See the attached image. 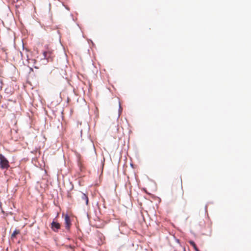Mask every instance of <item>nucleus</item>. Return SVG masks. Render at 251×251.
<instances>
[{
    "instance_id": "5",
    "label": "nucleus",
    "mask_w": 251,
    "mask_h": 251,
    "mask_svg": "<svg viewBox=\"0 0 251 251\" xmlns=\"http://www.w3.org/2000/svg\"><path fill=\"white\" fill-rule=\"evenodd\" d=\"M20 233V230L15 229L14 231V232H13V233L11 234V239L14 240V239H16L17 235H18Z\"/></svg>"
},
{
    "instance_id": "4",
    "label": "nucleus",
    "mask_w": 251,
    "mask_h": 251,
    "mask_svg": "<svg viewBox=\"0 0 251 251\" xmlns=\"http://www.w3.org/2000/svg\"><path fill=\"white\" fill-rule=\"evenodd\" d=\"M65 224L66 228L69 229L70 226L71 225L70 218L68 215H66L65 216Z\"/></svg>"
},
{
    "instance_id": "7",
    "label": "nucleus",
    "mask_w": 251,
    "mask_h": 251,
    "mask_svg": "<svg viewBox=\"0 0 251 251\" xmlns=\"http://www.w3.org/2000/svg\"><path fill=\"white\" fill-rule=\"evenodd\" d=\"M189 243L190 244L193 246V247L194 248V249H195V250L196 251H200L198 249L196 244L195 243V242L193 241H189Z\"/></svg>"
},
{
    "instance_id": "1",
    "label": "nucleus",
    "mask_w": 251,
    "mask_h": 251,
    "mask_svg": "<svg viewBox=\"0 0 251 251\" xmlns=\"http://www.w3.org/2000/svg\"><path fill=\"white\" fill-rule=\"evenodd\" d=\"M9 167L8 160L2 154H0V168L1 169H8Z\"/></svg>"
},
{
    "instance_id": "3",
    "label": "nucleus",
    "mask_w": 251,
    "mask_h": 251,
    "mask_svg": "<svg viewBox=\"0 0 251 251\" xmlns=\"http://www.w3.org/2000/svg\"><path fill=\"white\" fill-rule=\"evenodd\" d=\"M51 228L55 232H57L60 228V225L58 223L53 221L51 224Z\"/></svg>"
},
{
    "instance_id": "2",
    "label": "nucleus",
    "mask_w": 251,
    "mask_h": 251,
    "mask_svg": "<svg viewBox=\"0 0 251 251\" xmlns=\"http://www.w3.org/2000/svg\"><path fill=\"white\" fill-rule=\"evenodd\" d=\"M45 58L49 61H52L54 57V55L52 50H48L47 51H44L43 53Z\"/></svg>"
},
{
    "instance_id": "6",
    "label": "nucleus",
    "mask_w": 251,
    "mask_h": 251,
    "mask_svg": "<svg viewBox=\"0 0 251 251\" xmlns=\"http://www.w3.org/2000/svg\"><path fill=\"white\" fill-rule=\"evenodd\" d=\"M81 199L85 201L86 205H88L89 200H88V198L87 196L86 195H85V194L82 193V196H81Z\"/></svg>"
}]
</instances>
